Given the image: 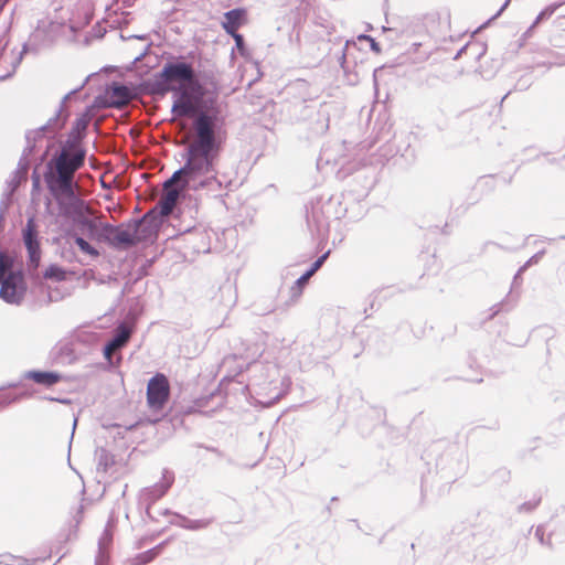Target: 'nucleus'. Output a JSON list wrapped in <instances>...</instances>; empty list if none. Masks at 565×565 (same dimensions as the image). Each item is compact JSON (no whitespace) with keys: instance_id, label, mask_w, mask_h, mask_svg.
Segmentation results:
<instances>
[{"instance_id":"36","label":"nucleus","mask_w":565,"mask_h":565,"mask_svg":"<svg viewBox=\"0 0 565 565\" xmlns=\"http://www.w3.org/2000/svg\"><path fill=\"white\" fill-rule=\"evenodd\" d=\"M541 500H542L541 495L534 494L531 500L525 501L518 507V512L530 513V512L534 511L541 503Z\"/></svg>"},{"instance_id":"54","label":"nucleus","mask_w":565,"mask_h":565,"mask_svg":"<svg viewBox=\"0 0 565 565\" xmlns=\"http://www.w3.org/2000/svg\"><path fill=\"white\" fill-rule=\"evenodd\" d=\"M174 519L172 521L181 522V518H186L185 515H182L180 513L174 512L173 513Z\"/></svg>"},{"instance_id":"50","label":"nucleus","mask_w":565,"mask_h":565,"mask_svg":"<svg viewBox=\"0 0 565 565\" xmlns=\"http://www.w3.org/2000/svg\"><path fill=\"white\" fill-rule=\"evenodd\" d=\"M500 309H501V303L494 305L492 307L493 312L491 313L490 318H493L494 316H497L500 312Z\"/></svg>"},{"instance_id":"23","label":"nucleus","mask_w":565,"mask_h":565,"mask_svg":"<svg viewBox=\"0 0 565 565\" xmlns=\"http://www.w3.org/2000/svg\"><path fill=\"white\" fill-rule=\"evenodd\" d=\"M173 93H174L175 98L173 100L172 108H171L172 114L177 117L188 116L192 110V104H191L188 95L181 88H179L178 92H173Z\"/></svg>"},{"instance_id":"7","label":"nucleus","mask_w":565,"mask_h":565,"mask_svg":"<svg viewBox=\"0 0 565 565\" xmlns=\"http://www.w3.org/2000/svg\"><path fill=\"white\" fill-rule=\"evenodd\" d=\"M22 241L28 252L26 266L29 276L34 280H39L40 275L38 268L40 266L42 250L39 227L34 215L26 218L25 225L22 228Z\"/></svg>"},{"instance_id":"4","label":"nucleus","mask_w":565,"mask_h":565,"mask_svg":"<svg viewBox=\"0 0 565 565\" xmlns=\"http://www.w3.org/2000/svg\"><path fill=\"white\" fill-rule=\"evenodd\" d=\"M85 148L73 149L61 145L45 166L44 181L75 182V172L85 164Z\"/></svg>"},{"instance_id":"48","label":"nucleus","mask_w":565,"mask_h":565,"mask_svg":"<svg viewBox=\"0 0 565 565\" xmlns=\"http://www.w3.org/2000/svg\"><path fill=\"white\" fill-rule=\"evenodd\" d=\"M40 184H41L40 174L36 172V170H34L33 173H32V186H33V190L39 189Z\"/></svg>"},{"instance_id":"62","label":"nucleus","mask_w":565,"mask_h":565,"mask_svg":"<svg viewBox=\"0 0 565 565\" xmlns=\"http://www.w3.org/2000/svg\"><path fill=\"white\" fill-rule=\"evenodd\" d=\"M50 148H51V146H47L46 150H45V151H44V153L42 154L41 160H43V159H44V157L47 154V152L50 151Z\"/></svg>"},{"instance_id":"49","label":"nucleus","mask_w":565,"mask_h":565,"mask_svg":"<svg viewBox=\"0 0 565 565\" xmlns=\"http://www.w3.org/2000/svg\"><path fill=\"white\" fill-rule=\"evenodd\" d=\"M15 557L8 554V555H0V564H6V565H10L11 561H14Z\"/></svg>"},{"instance_id":"17","label":"nucleus","mask_w":565,"mask_h":565,"mask_svg":"<svg viewBox=\"0 0 565 565\" xmlns=\"http://www.w3.org/2000/svg\"><path fill=\"white\" fill-rule=\"evenodd\" d=\"M473 540L472 534L466 535L456 547L448 550L446 557L450 562H473L476 559V553L471 548Z\"/></svg>"},{"instance_id":"16","label":"nucleus","mask_w":565,"mask_h":565,"mask_svg":"<svg viewBox=\"0 0 565 565\" xmlns=\"http://www.w3.org/2000/svg\"><path fill=\"white\" fill-rule=\"evenodd\" d=\"M248 22L247 9L239 7L226 11L223 14L221 25L226 34L237 33L238 29Z\"/></svg>"},{"instance_id":"18","label":"nucleus","mask_w":565,"mask_h":565,"mask_svg":"<svg viewBox=\"0 0 565 565\" xmlns=\"http://www.w3.org/2000/svg\"><path fill=\"white\" fill-rule=\"evenodd\" d=\"M26 51H28V44L24 43L21 51H17L15 49H13L10 53H8V58L1 61L0 82H3L13 76L17 68L21 64Z\"/></svg>"},{"instance_id":"10","label":"nucleus","mask_w":565,"mask_h":565,"mask_svg":"<svg viewBox=\"0 0 565 565\" xmlns=\"http://www.w3.org/2000/svg\"><path fill=\"white\" fill-rule=\"evenodd\" d=\"M170 397V383L163 373H156L147 384V404L153 412L164 408Z\"/></svg>"},{"instance_id":"22","label":"nucleus","mask_w":565,"mask_h":565,"mask_svg":"<svg viewBox=\"0 0 565 565\" xmlns=\"http://www.w3.org/2000/svg\"><path fill=\"white\" fill-rule=\"evenodd\" d=\"M132 97L131 89L118 82H114L110 86V98L111 105L115 107H121L126 105Z\"/></svg>"},{"instance_id":"45","label":"nucleus","mask_w":565,"mask_h":565,"mask_svg":"<svg viewBox=\"0 0 565 565\" xmlns=\"http://www.w3.org/2000/svg\"><path fill=\"white\" fill-rule=\"evenodd\" d=\"M319 115L322 116L323 120H322L320 127L317 128V131L323 134L329 129V117H328L327 113L320 111Z\"/></svg>"},{"instance_id":"40","label":"nucleus","mask_w":565,"mask_h":565,"mask_svg":"<svg viewBox=\"0 0 565 565\" xmlns=\"http://www.w3.org/2000/svg\"><path fill=\"white\" fill-rule=\"evenodd\" d=\"M12 201H13V193L6 190L3 192L1 201H0V213H2V215L6 214L9 206L11 205Z\"/></svg>"},{"instance_id":"64","label":"nucleus","mask_w":565,"mask_h":565,"mask_svg":"<svg viewBox=\"0 0 565 565\" xmlns=\"http://www.w3.org/2000/svg\"><path fill=\"white\" fill-rule=\"evenodd\" d=\"M142 56H143V54H140L139 56L135 57V61H139V60H141V58H142Z\"/></svg>"},{"instance_id":"47","label":"nucleus","mask_w":565,"mask_h":565,"mask_svg":"<svg viewBox=\"0 0 565 565\" xmlns=\"http://www.w3.org/2000/svg\"><path fill=\"white\" fill-rule=\"evenodd\" d=\"M509 3H510V0H505V1L503 2V4L501 6V8L498 10V12H497L492 18H490V19H489L484 24H482V25L480 26V29H481V28H484V26H486L487 24H489L492 20L497 19V18H498V17H499V15H500V14H501L505 9H507V8H508Z\"/></svg>"},{"instance_id":"29","label":"nucleus","mask_w":565,"mask_h":565,"mask_svg":"<svg viewBox=\"0 0 565 565\" xmlns=\"http://www.w3.org/2000/svg\"><path fill=\"white\" fill-rule=\"evenodd\" d=\"M563 4H565V0L559 2H553L548 6H546L536 17L535 21L532 23V25L526 30L524 35L530 34V32L539 24L541 21L546 20L553 15V13L561 8Z\"/></svg>"},{"instance_id":"61","label":"nucleus","mask_w":565,"mask_h":565,"mask_svg":"<svg viewBox=\"0 0 565 565\" xmlns=\"http://www.w3.org/2000/svg\"><path fill=\"white\" fill-rule=\"evenodd\" d=\"M205 449L209 451L218 452V450L214 447H205Z\"/></svg>"},{"instance_id":"19","label":"nucleus","mask_w":565,"mask_h":565,"mask_svg":"<svg viewBox=\"0 0 565 565\" xmlns=\"http://www.w3.org/2000/svg\"><path fill=\"white\" fill-rule=\"evenodd\" d=\"M22 379L44 387H52L63 380V375L57 371L30 370L23 373Z\"/></svg>"},{"instance_id":"31","label":"nucleus","mask_w":565,"mask_h":565,"mask_svg":"<svg viewBox=\"0 0 565 565\" xmlns=\"http://www.w3.org/2000/svg\"><path fill=\"white\" fill-rule=\"evenodd\" d=\"M70 237L74 239V243L79 248V250L86 255L92 257H98L99 252L90 243H88L84 237L77 235L76 233H70Z\"/></svg>"},{"instance_id":"12","label":"nucleus","mask_w":565,"mask_h":565,"mask_svg":"<svg viewBox=\"0 0 565 565\" xmlns=\"http://www.w3.org/2000/svg\"><path fill=\"white\" fill-rule=\"evenodd\" d=\"M67 119V114L64 116V118H61V110H57L55 116L50 118L45 125L33 130H28L25 132L26 152H35L38 142L43 140L45 134L52 132L54 137L61 129L64 128Z\"/></svg>"},{"instance_id":"44","label":"nucleus","mask_w":565,"mask_h":565,"mask_svg":"<svg viewBox=\"0 0 565 565\" xmlns=\"http://www.w3.org/2000/svg\"><path fill=\"white\" fill-rule=\"evenodd\" d=\"M355 43L351 41H347L343 47L342 54L340 56V65L345 71V62H347V53L351 47H354Z\"/></svg>"},{"instance_id":"43","label":"nucleus","mask_w":565,"mask_h":565,"mask_svg":"<svg viewBox=\"0 0 565 565\" xmlns=\"http://www.w3.org/2000/svg\"><path fill=\"white\" fill-rule=\"evenodd\" d=\"M358 40L359 41H371V50L375 53H380L381 52V46H380V43L376 42V40L374 38H372L371 35H367V34H360L358 36Z\"/></svg>"},{"instance_id":"37","label":"nucleus","mask_w":565,"mask_h":565,"mask_svg":"<svg viewBox=\"0 0 565 565\" xmlns=\"http://www.w3.org/2000/svg\"><path fill=\"white\" fill-rule=\"evenodd\" d=\"M26 181V177L22 174H15L12 172L11 178L7 181V189L9 192L13 193L19 189V186Z\"/></svg>"},{"instance_id":"58","label":"nucleus","mask_w":565,"mask_h":565,"mask_svg":"<svg viewBox=\"0 0 565 565\" xmlns=\"http://www.w3.org/2000/svg\"><path fill=\"white\" fill-rule=\"evenodd\" d=\"M76 425H77V418H74V423H73V430H75ZM72 435H74V431H72ZM72 439H73V436H71V441H70V444L72 443Z\"/></svg>"},{"instance_id":"21","label":"nucleus","mask_w":565,"mask_h":565,"mask_svg":"<svg viewBox=\"0 0 565 565\" xmlns=\"http://www.w3.org/2000/svg\"><path fill=\"white\" fill-rule=\"evenodd\" d=\"M71 221L81 230L86 231L89 237L97 238L99 241L102 223L98 224L94 218L88 216V205Z\"/></svg>"},{"instance_id":"28","label":"nucleus","mask_w":565,"mask_h":565,"mask_svg":"<svg viewBox=\"0 0 565 565\" xmlns=\"http://www.w3.org/2000/svg\"><path fill=\"white\" fill-rule=\"evenodd\" d=\"M121 328H124V326L121 324L120 326ZM130 337V333L128 330L126 329H122L120 332L116 333L111 340H109L105 345H104V355L109 359V352L113 348L117 347V345H124L128 339Z\"/></svg>"},{"instance_id":"60","label":"nucleus","mask_w":565,"mask_h":565,"mask_svg":"<svg viewBox=\"0 0 565 565\" xmlns=\"http://www.w3.org/2000/svg\"><path fill=\"white\" fill-rule=\"evenodd\" d=\"M477 51H478L477 49L470 50V51L468 52V54L476 58V52H477Z\"/></svg>"},{"instance_id":"1","label":"nucleus","mask_w":565,"mask_h":565,"mask_svg":"<svg viewBox=\"0 0 565 565\" xmlns=\"http://www.w3.org/2000/svg\"><path fill=\"white\" fill-rule=\"evenodd\" d=\"M193 128L195 135L183 154L184 164L163 182L167 205L186 191L221 195L223 182L215 168L223 143L218 111L214 108L202 111L193 120Z\"/></svg>"},{"instance_id":"55","label":"nucleus","mask_w":565,"mask_h":565,"mask_svg":"<svg viewBox=\"0 0 565 565\" xmlns=\"http://www.w3.org/2000/svg\"><path fill=\"white\" fill-rule=\"evenodd\" d=\"M9 0H0V13L3 11L4 7L9 3Z\"/></svg>"},{"instance_id":"41","label":"nucleus","mask_w":565,"mask_h":565,"mask_svg":"<svg viewBox=\"0 0 565 565\" xmlns=\"http://www.w3.org/2000/svg\"><path fill=\"white\" fill-rule=\"evenodd\" d=\"M535 537L542 545L552 546L551 536L545 537V530L543 525H539L535 529Z\"/></svg>"},{"instance_id":"42","label":"nucleus","mask_w":565,"mask_h":565,"mask_svg":"<svg viewBox=\"0 0 565 565\" xmlns=\"http://www.w3.org/2000/svg\"><path fill=\"white\" fill-rule=\"evenodd\" d=\"M545 249H541L537 253H535L532 257H530L524 265L520 267V271H525L530 266L537 264L541 258L544 256Z\"/></svg>"},{"instance_id":"11","label":"nucleus","mask_w":565,"mask_h":565,"mask_svg":"<svg viewBox=\"0 0 565 565\" xmlns=\"http://www.w3.org/2000/svg\"><path fill=\"white\" fill-rule=\"evenodd\" d=\"M372 182H370V184L365 186L356 198H353L351 193H341L340 195L330 196L326 202H323L330 217L333 216L335 220H340L342 217H349L350 220L358 218L362 213L350 214L349 202L358 199H364L369 194Z\"/></svg>"},{"instance_id":"24","label":"nucleus","mask_w":565,"mask_h":565,"mask_svg":"<svg viewBox=\"0 0 565 565\" xmlns=\"http://www.w3.org/2000/svg\"><path fill=\"white\" fill-rule=\"evenodd\" d=\"M95 460L97 463V471L107 472L115 463V456L106 448L97 447L95 450Z\"/></svg>"},{"instance_id":"15","label":"nucleus","mask_w":565,"mask_h":565,"mask_svg":"<svg viewBox=\"0 0 565 565\" xmlns=\"http://www.w3.org/2000/svg\"><path fill=\"white\" fill-rule=\"evenodd\" d=\"M330 250L326 252L321 256H319L310 267L294 282L290 287V299L287 302L288 306H291L297 302L300 298L305 286L308 284L309 278L323 265L327 260Z\"/></svg>"},{"instance_id":"27","label":"nucleus","mask_w":565,"mask_h":565,"mask_svg":"<svg viewBox=\"0 0 565 565\" xmlns=\"http://www.w3.org/2000/svg\"><path fill=\"white\" fill-rule=\"evenodd\" d=\"M164 544L166 543L162 542V543L156 545L154 547L149 548L148 551L137 554L134 559L135 564L136 565H146V564L152 562L156 557L159 556Z\"/></svg>"},{"instance_id":"34","label":"nucleus","mask_w":565,"mask_h":565,"mask_svg":"<svg viewBox=\"0 0 565 565\" xmlns=\"http://www.w3.org/2000/svg\"><path fill=\"white\" fill-rule=\"evenodd\" d=\"M473 49H477L478 51L476 52V58L479 60L481 56L484 55L487 49H486V45L484 44H480V43H468L466 45H463L457 53L456 55L454 56V60H458L462 54H468V52L470 50H473Z\"/></svg>"},{"instance_id":"20","label":"nucleus","mask_w":565,"mask_h":565,"mask_svg":"<svg viewBox=\"0 0 565 565\" xmlns=\"http://www.w3.org/2000/svg\"><path fill=\"white\" fill-rule=\"evenodd\" d=\"M145 217L130 221L132 239L136 241V246L140 243L150 242L157 236L156 228L143 222Z\"/></svg>"},{"instance_id":"5","label":"nucleus","mask_w":565,"mask_h":565,"mask_svg":"<svg viewBox=\"0 0 565 565\" xmlns=\"http://www.w3.org/2000/svg\"><path fill=\"white\" fill-rule=\"evenodd\" d=\"M14 257L0 250V298L10 305H20L26 291L24 270L13 269Z\"/></svg>"},{"instance_id":"9","label":"nucleus","mask_w":565,"mask_h":565,"mask_svg":"<svg viewBox=\"0 0 565 565\" xmlns=\"http://www.w3.org/2000/svg\"><path fill=\"white\" fill-rule=\"evenodd\" d=\"M99 241L118 250H127L136 246V241L132 239L130 221L118 225L102 223Z\"/></svg>"},{"instance_id":"32","label":"nucleus","mask_w":565,"mask_h":565,"mask_svg":"<svg viewBox=\"0 0 565 565\" xmlns=\"http://www.w3.org/2000/svg\"><path fill=\"white\" fill-rule=\"evenodd\" d=\"M43 278L53 281H63L66 278V271L62 266L57 264H51L43 271Z\"/></svg>"},{"instance_id":"57","label":"nucleus","mask_w":565,"mask_h":565,"mask_svg":"<svg viewBox=\"0 0 565 565\" xmlns=\"http://www.w3.org/2000/svg\"><path fill=\"white\" fill-rule=\"evenodd\" d=\"M3 223H4V215L0 213V232L3 230Z\"/></svg>"},{"instance_id":"33","label":"nucleus","mask_w":565,"mask_h":565,"mask_svg":"<svg viewBox=\"0 0 565 565\" xmlns=\"http://www.w3.org/2000/svg\"><path fill=\"white\" fill-rule=\"evenodd\" d=\"M4 391H6V386H0V405L1 406L10 405L12 403L18 402L21 398L30 396V394L28 392H22L20 394L14 395L11 393H7Z\"/></svg>"},{"instance_id":"46","label":"nucleus","mask_w":565,"mask_h":565,"mask_svg":"<svg viewBox=\"0 0 565 565\" xmlns=\"http://www.w3.org/2000/svg\"><path fill=\"white\" fill-rule=\"evenodd\" d=\"M509 3H510V0H505V1L503 2V4L501 6V8L498 10V12H497L492 18H490V19H489L484 24H482V25L480 26V29H481V28H484V26H486L487 24H489L492 20L497 19V18H498V17H499V15H500V14H501L505 9H507V8H508Z\"/></svg>"},{"instance_id":"53","label":"nucleus","mask_w":565,"mask_h":565,"mask_svg":"<svg viewBox=\"0 0 565 565\" xmlns=\"http://www.w3.org/2000/svg\"><path fill=\"white\" fill-rule=\"evenodd\" d=\"M523 273H524V271H520V268L518 269L516 274H515V275H514V277H513V284H516V282H518V280L521 278V276H522V274H523Z\"/></svg>"},{"instance_id":"2","label":"nucleus","mask_w":565,"mask_h":565,"mask_svg":"<svg viewBox=\"0 0 565 565\" xmlns=\"http://www.w3.org/2000/svg\"><path fill=\"white\" fill-rule=\"evenodd\" d=\"M422 459L428 467V473L422 477V487L435 482L434 476L444 484L456 481L467 469L463 449L457 443L438 439L424 450Z\"/></svg>"},{"instance_id":"25","label":"nucleus","mask_w":565,"mask_h":565,"mask_svg":"<svg viewBox=\"0 0 565 565\" xmlns=\"http://www.w3.org/2000/svg\"><path fill=\"white\" fill-rule=\"evenodd\" d=\"M111 533L106 529L98 542V553L95 558V565H108L109 555L106 551V545L111 542Z\"/></svg>"},{"instance_id":"38","label":"nucleus","mask_w":565,"mask_h":565,"mask_svg":"<svg viewBox=\"0 0 565 565\" xmlns=\"http://www.w3.org/2000/svg\"><path fill=\"white\" fill-rule=\"evenodd\" d=\"M88 81V77L84 81V83L72 89L70 93H67L61 100V104H60V108L57 110H61V118H64V116L67 114L70 116V113L66 111L64 108H65V103L68 100V99H72L73 96H75L78 92H81L83 89V87L86 85Z\"/></svg>"},{"instance_id":"6","label":"nucleus","mask_w":565,"mask_h":565,"mask_svg":"<svg viewBox=\"0 0 565 565\" xmlns=\"http://www.w3.org/2000/svg\"><path fill=\"white\" fill-rule=\"evenodd\" d=\"M50 194L55 200L58 214L67 220H72L85 210L87 203L76 192L75 182H53L45 181Z\"/></svg>"},{"instance_id":"14","label":"nucleus","mask_w":565,"mask_h":565,"mask_svg":"<svg viewBox=\"0 0 565 565\" xmlns=\"http://www.w3.org/2000/svg\"><path fill=\"white\" fill-rule=\"evenodd\" d=\"M90 119L92 114L89 108H87L79 117L76 118L71 130L67 134L66 139L63 142H61V145L65 146L66 148L73 149L84 148L82 146V142L86 137Z\"/></svg>"},{"instance_id":"63","label":"nucleus","mask_w":565,"mask_h":565,"mask_svg":"<svg viewBox=\"0 0 565 565\" xmlns=\"http://www.w3.org/2000/svg\"><path fill=\"white\" fill-rule=\"evenodd\" d=\"M162 514L167 515V514H173L170 510L166 509L163 510Z\"/></svg>"},{"instance_id":"39","label":"nucleus","mask_w":565,"mask_h":565,"mask_svg":"<svg viewBox=\"0 0 565 565\" xmlns=\"http://www.w3.org/2000/svg\"><path fill=\"white\" fill-rule=\"evenodd\" d=\"M532 84H533V76L531 73H527V74L522 75L518 79V82L514 86V89L523 92V90H526Z\"/></svg>"},{"instance_id":"51","label":"nucleus","mask_w":565,"mask_h":565,"mask_svg":"<svg viewBox=\"0 0 565 565\" xmlns=\"http://www.w3.org/2000/svg\"><path fill=\"white\" fill-rule=\"evenodd\" d=\"M20 385H21V382H11V383H9V384H7L4 386H6V390H7V388H15V387H19Z\"/></svg>"},{"instance_id":"35","label":"nucleus","mask_w":565,"mask_h":565,"mask_svg":"<svg viewBox=\"0 0 565 565\" xmlns=\"http://www.w3.org/2000/svg\"><path fill=\"white\" fill-rule=\"evenodd\" d=\"M34 152H26V148L23 149L22 156L18 162L17 169L13 171L15 174H22L28 177V170L30 167V160L29 157L32 156Z\"/></svg>"},{"instance_id":"3","label":"nucleus","mask_w":565,"mask_h":565,"mask_svg":"<svg viewBox=\"0 0 565 565\" xmlns=\"http://www.w3.org/2000/svg\"><path fill=\"white\" fill-rule=\"evenodd\" d=\"M185 84L196 89L201 88L193 64L179 56L167 61L162 68L143 81L140 87L147 95L164 96L170 92H178Z\"/></svg>"},{"instance_id":"52","label":"nucleus","mask_w":565,"mask_h":565,"mask_svg":"<svg viewBox=\"0 0 565 565\" xmlns=\"http://www.w3.org/2000/svg\"><path fill=\"white\" fill-rule=\"evenodd\" d=\"M49 401H52V402H60V403H63V404H68L70 401L66 399V398H63V399H60V398H55V397H47Z\"/></svg>"},{"instance_id":"26","label":"nucleus","mask_w":565,"mask_h":565,"mask_svg":"<svg viewBox=\"0 0 565 565\" xmlns=\"http://www.w3.org/2000/svg\"><path fill=\"white\" fill-rule=\"evenodd\" d=\"M212 522L213 519L192 520L189 518H181V522L170 521V524L180 526L185 530L198 531L206 529Z\"/></svg>"},{"instance_id":"56","label":"nucleus","mask_w":565,"mask_h":565,"mask_svg":"<svg viewBox=\"0 0 565 565\" xmlns=\"http://www.w3.org/2000/svg\"><path fill=\"white\" fill-rule=\"evenodd\" d=\"M375 296H370V309L374 308Z\"/></svg>"},{"instance_id":"8","label":"nucleus","mask_w":565,"mask_h":565,"mask_svg":"<svg viewBox=\"0 0 565 565\" xmlns=\"http://www.w3.org/2000/svg\"><path fill=\"white\" fill-rule=\"evenodd\" d=\"M329 218L323 201L317 200L306 205L307 228L319 244L327 241L329 235Z\"/></svg>"},{"instance_id":"13","label":"nucleus","mask_w":565,"mask_h":565,"mask_svg":"<svg viewBox=\"0 0 565 565\" xmlns=\"http://www.w3.org/2000/svg\"><path fill=\"white\" fill-rule=\"evenodd\" d=\"M174 481V473L169 469H163L162 480L151 487L143 488L140 492V501L146 505V513L149 518L153 519L150 514L152 504L161 499L170 489Z\"/></svg>"},{"instance_id":"59","label":"nucleus","mask_w":565,"mask_h":565,"mask_svg":"<svg viewBox=\"0 0 565 565\" xmlns=\"http://www.w3.org/2000/svg\"><path fill=\"white\" fill-rule=\"evenodd\" d=\"M61 352H62V353H67V354H68V353H71V350L65 345V347H62V348H61Z\"/></svg>"},{"instance_id":"30","label":"nucleus","mask_w":565,"mask_h":565,"mask_svg":"<svg viewBox=\"0 0 565 565\" xmlns=\"http://www.w3.org/2000/svg\"><path fill=\"white\" fill-rule=\"evenodd\" d=\"M228 35L232 36V39L235 42V46L232 49V55L234 54L235 51H237V53L242 57H244L246 61L250 60V57H252L250 51H249V49L246 45L244 35L241 34L239 32L233 33V34H228Z\"/></svg>"}]
</instances>
